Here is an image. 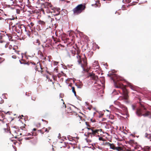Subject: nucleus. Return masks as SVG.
<instances>
[{
    "instance_id": "9",
    "label": "nucleus",
    "mask_w": 151,
    "mask_h": 151,
    "mask_svg": "<svg viewBox=\"0 0 151 151\" xmlns=\"http://www.w3.org/2000/svg\"><path fill=\"white\" fill-rule=\"evenodd\" d=\"M127 98L128 96L127 94L126 93L125 94L123 95V96H120L119 98L118 99L120 100H123L124 101L127 99Z\"/></svg>"
},
{
    "instance_id": "32",
    "label": "nucleus",
    "mask_w": 151,
    "mask_h": 151,
    "mask_svg": "<svg viewBox=\"0 0 151 151\" xmlns=\"http://www.w3.org/2000/svg\"><path fill=\"white\" fill-rule=\"evenodd\" d=\"M4 42V41H3V40H1L0 41V42L1 43H3V42Z\"/></svg>"
},
{
    "instance_id": "2",
    "label": "nucleus",
    "mask_w": 151,
    "mask_h": 151,
    "mask_svg": "<svg viewBox=\"0 0 151 151\" xmlns=\"http://www.w3.org/2000/svg\"><path fill=\"white\" fill-rule=\"evenodd\" d=\"M85 8V6L82 4L78 5L73 9L74 14L77 15L81 13Z\"/></svg>"
},
{
    "instance_id": "10",
    "label": "nucleus",
    "mask_w": 151,
    "mask_h": 151,
    "mask_svg": "<svg viewBox=\"0 0 151 151\" xmlns=\"http://www.w3.org/2000/svg\"><path fill=\"white\" fill-rule=\"evenodd\" d=\"M89 76L93 80H96L98 78L97 76H95L93 73H90Z\"/></svg>"
},
{
    "instance_id": "22",
    "label": "nucleus",
    "mask_w": 151,
    "mask_h": 151,
    "mask_svg": "<svg viewBox=\"0 0 151 151\" xmlns=\"http://www.w3.org/2000/svg\"><path fill=\"white\" fill-rule=\"evenodd\" d=\"M55 19L57 20H59L60 19V17H55Z\"/></svg>"
},
{
    "instance_id": "26",
    "label": "nucleus",
    "mask_w": 151,
    "mask_h": 151,
    "mask_svg": "<svg viewBox=\"0 0 151 151\" xmlns=\"http://www.w3.org/2000/svg\"><path fill=\"white\" fill-rule=\"evenodd\" d=\"M39 131L41 134H43V132H42V130H39Z\"/></svg>"
},
{
    "instance_id": "35",
    "label": "nucleus",
    "mask_w": 151,
    "mask_h": 151,
    "mask_svg": "<svg viewBox=\"0 0 151 151\" xmlns=\"http://www.w3.org/2000/svg\"><path fill=\"white\" fill-rule=\"evenodd\" d=\"M77 57H78H78H79V58H80V56H77Z\"/></svg>"
},
{
    "instance_id": "30",
    "label": "nucleus",
    "mask_w": 151,
    "mask_h": 151,
    "mask_svg": "<svg viewBox=\"0 0 151 151\" xmlns=\"http://www.w3.org/2000/svg\"><path fill=\"white\" fill-rule=\"evenodd\" d=\"M45 132H49L48 131H47V128L45 129Z\"/></svg>"
},
{
    "instance_id": "34",
    "label": "nucleus",
    "mask_w": 151,
    "mask_h": 151,
    "mask_svg": "<svg viewBox=\"0 0 151 151\" xmlns=\"http://www.w3.org/2000/svg\"><path fill=\"white\" fill-rule=\"evenodd\" d=\"M33 130L34 131H35V130H36V129H35V128H34V129H33Z\"/></svg>"
},
{
    "instance_id": "6",
    "label": "nucleus",
    "mask_w": 151,
    "mask_h": 151,
    "mask_svg": "<svg viewBox=\"0 0 151 151\" xmlns=\"http://www.w3.org/2000/svg\"><path fill=\"white\" fill-rule=\"evenodd\" d=\"M114 85L116 88H121L122 89L123 92L125 91V88L124 87H123L122 86V84L118 83V86L117 85V84L115 82H114Z\"/></svg>"
},
{
    "instance_id": "44",
    "label": "nucleus",
    "mask_w": 151,
    "mask_h": 151,
    "mask_svg": "<svg viewBox=\"0 0 151 151\" xmlns=\"http://www.w3.org/2000/svg\"><path fill=\"white\" fill-rule=\"evenodd\" d=\"M116 12H115V14H116Z\"/></svg>"
},
{
    "instance_id": "24",
    "label": "nucleus",
    "mask_w": 151,
    "mask_h": 151,
    "mask_svg": "<svg viewBox=\"0 0 151 151\" xmlns=\"http://www.w3.org/2000/svg\"><path fill=\"white\" fill-rule=\"evenodd\" d=\"M99 140L101 141L103 140V138L102 137H99Z\"/></svg>"
},
{
    "instance_id": "20",
    "label": "nucleus",
    "mask_w": 151,
    "mask_h": 151,
    "mask_svg": "<svg viewBox=\"0 0 151 151\" xmlns=\"http://www.w3.org/2000/svg\"><path fill=\"white\" fill-rule=\"evenodd\" d=\"M32 137H26L24 138V139L25 140H27V139H32Z\"/></svg>"
},
{
    "instance_id": "37",
    "label": "nucleus",
    "mask_w": 151,
    "mask_h": 151,
    "mask_svg": "<svg viewBox=\"0 0 151 151\" xmlns=\"http://www.w3.org/2000/svg\"><path fill=\"white\" fill-rule=\"evenodd\" d=\"M21 57H22V58H23V56L22 55H21Z\"/></svg>"
},
{
    "instance_id": "11",
    "label": "nucleus",
    "mask_w": 151,
    "mask_h": 151,
    "mask_svg": "<svg viewBox=\"0 0 151 151\" xmlns=\"http://www.w3.org/2000/svg\"><path fill=\"white\" fill-rule=\"evenodd\" d=\"M33 44L35 45L39 46L40 44V41L38 39H36L33 42Z\"/></svg>"
},
{
    "instance_id": "47",
    "label": "nucleus",
    "mask_w": 151,
    "mask_h": 151,
    "mask_svg": "<svg viewBox=\"0 0 151 151\" xmlns=\"http://www.w3.org/2000/svg\"><path fill=\"white\" fill-rule=\"evenodd\" d=\"M151 128V127H150V128Z\"/></svg>"
},
{
    "instance_id": "33",
    "label": "nucleus",
    "mask_w": 151,
    "mask_h": 151,
    "mask_svg": "<svg viewBox=\"0 0 151 151\" xmlns=\"http://www.w3.org/2000/svg\"><path fill=\"white\" fill-rule=\"evenodd\" d=\"M13 49L15 51V50H15V48H14V47H13Z\"/></svg>"
},
{
    "instance_id": "45",
    "label": "nucleus",
    "mask_w": 151,
    "mask_h": 151,
    "mask_svg": "<svg viewBox=\"0 0 151 151\" xmlns=\"http://www.w3.org/2000/svg\"><path fill=\"white\" fill-rule=\"evenodd\" d=\"M65 107L66 108V106L65 105Z\"/></svg>"
},
{
    "instance_id": "13",
    "label": "nucleus",
    "mask_w": 151,
    "mask_h": 151,
    "mask_svg": "<svg viewBox=\"0 0 151 151\" xmlns=\"http://www.w3.org/2000/svg\"><path fill=\"white\" fill-rule=\"evenodd\" d=\"M4 115L2 113H0V121L3 122V120L4 119Z\"/></svg>"
},
{
    "instance_id": "14",
    "label": "nucleus",
    "mask_w": 151,
    "mask_h": 151,
    "mask_svg": "<svg viewBox=\"0 0 151 151\" xmlns=\"http://www.w3.org/2000/svg\"><path fill=\"white\" fill-rule=\"evenodd\" d=\"M144 151H151L150 150L151 149L150 148V147H145L144 148Z\"/></svg>"
},
{
    "instance_id": "12",
    "label": "nucleus",
    "mask_w": 151,
    "mask_h": 151,
    "mask_svg": "<svg viewBox=\"0 0 151 151\" xmlns=\"http://www.w3.org/2000/svg\"><path fill=\"white\" fill-rule=\"evenodd\" d=\"M107 145L110 146V148L113 150H115V147L113 144H111L109 142L107 143Z\"/></svg>"
},
{
    "instance_id": "17",
    "label": "nucleus",
    "mask_w": 151,
    "mask_h": 151,
    "mask_svg": "<svg viewBox=\"0 0 151 151\" xmlns=\"http://www.w3.org/2000/svg\"><path fill=\"white\" fill-rule=\"evenodd\" d=\"M115 150L118 151H120L122 150V149L120 147H115Z\"/></svg>"
},
{
    "instance_id": "18",
    "label": "nucleus",
    "mask_w": 151,
    "mask_h": 151,
    "mask_svg": "<svg viewBox=\"0 0 151 151\" xmlns=\"http://www.w3.org/2000/svg\"><path fill=\"white\" fill-rule=\"evenodd\" d=\"M128 85L129 86L130 88L132 90H134V88L132 86V85L130 83H128Z\"/></svg>"
},
{
    "instance_id": "8",
    "label": "nucleus",
    "mask_w": 151,
    "mask_h": 151,
    "mask_svg": "<svg viewBox=\"0 0 151 151\" xmlns=\"http://www.w3.org/2000/svg\"><path fill=\"white\" fill-rule=\"evenodd\" d=\"M119 107L121 109V110H123L124 112H126L127 111V108L124 105L121 104L119 103L118 104Z\"/></svg>"
},
{
    "instance_id": "23",
    "label": "nucleus",
    "mask_w": 151,
    "mask_h": 151,
    "mask_svg": "<svg viewBox=\"0 0 151 151\" xmlns=\"http://www.w3.org/2000/svg\"><path fill=\"white\" fill-rule=\"evenodd\" d=\"M91 122H96V121L95 120H94V119H91Z\"/></svg>"
},
{
    "instance_id": "16",
    "label": "nucleus",
    "mask_w": 151,
    "mask_h": 151,
    "mask_svg": "<svg viewBox=\"0 0 151 151\" xmlns=\"http://www.w3.org/2000/svg\"><path fill=\"white\" fill-rule=\"evenodd\" d=\"M34 24L33 22H31L30 24H28V26L31 28L34 26Z\"/></svg>"
},
{
    "instance_id": "27",
    "label": "nucleus",
    "mask_w": 151,
    "mask_h": 151,
    "mask_svg": "<svg viewBox=\"0 0 151 151\" xmlns=\"http://www.w3.org/2000/svg\"><path fill=\"white\" fill-rule=\"evenodd\" d=\"M15 52H16V53L18 55L19 54V51H18L15 50Z\"/></svg>"
},
{
    "instance_id": "7",
    "label": "nucleus",
    "mask_w": 151,
    "mask_h": 151,
    "mask_svg": "<svg viewBox=\"0 0 151 151\" xmlns=\"http://www.w3.org/2000/svg\"><path fill=\"white\" fill-rule=\"evenodd\" d=\"M60 9H55L53 10L51 12L52 13L53 15L54 16H56L59 15L60 13Z\"/></svg>"
},
{
    "instance_id": "41",
    "label": "nucleus",
    "mask_w": 151,
    "mask_h": 151,
    "mask_svg": "<svg viewBox=\"0 0 151 151\" xmlns=\"http://www.w3.org/2000/svg\"><path fill=\"white\" fill-rule=\"evenodd\" d=\"M48 128L49 129H51L50 127H49Z\"/></svg>"
},
{
    "instance_id": "38",
    "label": "nucleus",
    "mask_w": 151,
    "mask_h": 151,
    "mask_svg": "<svg viewBox=\"0 0 151 151\" xmlns=\"http://www.w3.org/2000/svg\"><path fill=\"white\" fill-rule=\"evenodd\" d=\"M88 109H89V110H91V109L90 108H88Z\"/></svg>"
},
{
    "instance_id": "21",
    "label": "nucleus",
    "mask_w": 151,
    "mask_h": 151,
    "mask_svg": "<svg viewBox=\"0 0 151 151\" xmlns=\"http://www.w3.org/2000/svg\"><path fill=\"white\" fill-rule=\"evenodd\" d=\"M40 24H45V22L42 21H40Z\"/></svg>"
},
{
    "instance_id": "19",
    "label": "nucleus",
    "mask_w": 151,
    "mask_h": 151,
    "mask_svg": "<svg viewBox=\"0 0 151 151\" xmlns=\"http://www.w3.org/2000/svg\"><path fill=\"white\" fill-rule=\"evenodd\" d=\"M148 138L151 141V135L149 134L147 136Z\"/></svg>"
},
{
    "instance_id": "42",
    "label": "nucleus",
    "mask_w": 151,
    "mask_h": 151,
    "mask_svg": "<svg viewBox=\"0 0 151 151\" xmlns=\"http://www.w3.org/2000/svg\"><path fill=\"white\" fill-rule=\"evenodd\" d=\"M19 62H20V63H21V64H22V63H21V61H20V60H19Z\"/></svg>"
},
{
    "instance_id": "46",
    "label": "nucleus",
    "mask_w": 151,
    "mask_h": 151,
    "mask_svg": "<svg viewBox=\"0 0 151 151\" xmlns=\"http://www.w3.org/2000/svg\"><path fill=\"white\" fill-rule=\"evenodd\" d=\"M22 116H23V115H22Z\"/></svg>"
},
{
    "instance_id": "28",
    "label": "nucleus",
    "mask_w": 151,
    "mask_h": 151,
    "mask_svg": "<svg viewBox=\"0 0 151 151\" xmlns=\"http://www.w3.org/2000/svg\"><path fill=\"white\" fill-rule=\"evenodd\" d=\"M132 107L133 110H134L135 107H134V106L133 105H132Z\"/></svg>"
},
{
    "instance_id": "43",
    "label": "nucleus",
    "mask_w": 151,
    "mask_h": 151,
    "mask_svg": "<svg viewBox=\"0 0 151 151\" xmlns=\"http://www.w3.org/2000/svg\"><path fill=\"white\" fill-rule=\"evenodd\" d=\"M106 111H108V110H106Z\"/></svg>"
},
{
    "instance_id": "36",
    "label": "nucleus",
    "mask_w": 151,
    "mask_h": 151,
    "mask_svg": "<svg viewBox=\"0 0 151 151\" xmlns=\"http://www.w3.org/2000/svg\"><path fill=\"white\" fill-rule=\"evenodd\" d=\"M3 102L2 101H1V102H0V104H1L3 103Z\"/></svg>"
},
{
    "instance_id": "5",
    "label": "nucleus",
    "mask_w": 151,
    "mask_h": 151,
    "mask_svg": "<svg viewBox=\"0 0 151 151\" xmlns=\"http://www.w3.org/2000/svg\"><path fill=\"white\" fill-rule=\"evenodd\" d=\"M79 64H80L81 67L83 68V71L85 70V69L84 68V67H86L87 65V63L86 59L85 58H83V64L81 63V61L78 60V61Z\"/></svg>"
},
{
    "instance_id": "25",
    "label": "nucleus",
    "mask_w": 151,
    "mask_h": 151,
    "mask_svg": "<svg viewBox=\"0 0 151 151\" xmlns=\"http://www.w3.org/2000/svg\"><path fill=\"white\" fill-rule=\"evenodd\" d=\"M12 58L14 59H16V56L15 55H13L12 56Z\"/></svg>"
},
{
    "instance_id": "40",
    "label": "nucleus",
    "mask_w": 151,
    "mask_h": 151,
    "mask_svg": "<svg viewBox=\"0 0 151 151\" xmlns=\"http://www.w3.org/2000/svg\"><path fill=\"white\" fill-rule=\"evenodd\" d=\"M85 103H86V105H88L87 104V102H86Z\"/></svg>"
},
{
    "instance_id": "15",
    "label": "nucleus",
    "mask_w": 151,
    "mask_h": 151,
    "mask_svg": "<svg viewBox=\"0 0 151 151\" xmlns=\"http://www.w3.org/2000/svg\"><path fill=\"white\" fill-rule=\"evenodd\" d=\"M72 92L74 93L75 96H76V91H75V88L74 87H72Z\"/></svg>"
},
{
    "instance_id": "3",
    "label": "nucleus",
    "mask_w": 151,
    "mask_h": 151,
    "mask_svg": "<svg viewBox=\"0 0 151 151\" xmlns=\"http://www.w3.org/2000/svg\"><path fill=\"white\" fill-rule=\"evenodd\" d=\"M87 129L88 130V132L87 133V134H86V133L84 135L85 136H89L90 135L92 137L93 136H94L96 134V133L98 134L99 132H101V129H95L94 130L91 128H87Z\"/></svg>"
},
{
    "instance_id": "4",
    "label": "nucleus",
    "mask_w": 151,
    "mask_h": 151,
    "mask_svg": "<svg viewBox=\"0 0 151 151\" xmlns=\"http://www.w3.org/2000/svg\"><path fill=\"white\" fill-rule=\"evenodd\" d=\"M111 75H113V77H111V79L113 80L114 81L116 79L117 81L122 80L121 78L119 76L116 75L115 74H113L110 73H109V74H108V76H110Z\"/></svg>"
},
{
    "instance_id": "29",
    "label": "nucleus",
    "mask_w": 151,
    "mask_h": 151,
    "mask_svg": "<svg viewBox=\"0 0 151 151\" xmlns=\"http://www.w3.org/2000/svg\"><path fill=\"white\" fill-rule=\"evenodd\" d=\"M29 135H32L30 133H28L26 135V136H29Z\"/></svg>"
},
{
    "instance_id": "39",
    "label": "nucleus",
    "mask_w": 151,
    "mask_h": 151,
    "mask_svg": "<svg viewBox=\"0 0 151 151\" xmlns=\"http://www.w3.org/2000/svg\"><path fill=\"white\" fill-rule=\"evenodd\" d=\"M114 103H115V104H116V103H117V102L116 101H115Z\"/></svg>"
},
{
    "instance_id": "31",
    "label": "nucleus",
    "mask_w": 151,
    "mask_h": 151,
    "mask_svg": "<svg viewBox=\"0 0 151 151\" xmlns=\"http://www.w3.org/2000/svg\"><path fill=\"white\" fill-rule=\"evenodd\" d=\"M10 113L9 111H7V113H6V114H10V113Z\"/></svg>"
},
{
    "instance_id": "1",
    "label": "nucleus",
    "mask_w": 151,
    "mask_h": 151,
    "mask_svg": "<svg viewBox=\"0 0 151 151\" xmlns=\"http://www.w3.org/2000/svg\"><path fill=\"white\" fill-rule=\"evenodd\" d=\"M136 114L139 116H143L144 117H147L149 116L150 118H151V116L150 115V113L149 111H146L145 108L143 106L142 108L138 109Z\"/></svg>"
}]
</instances>
